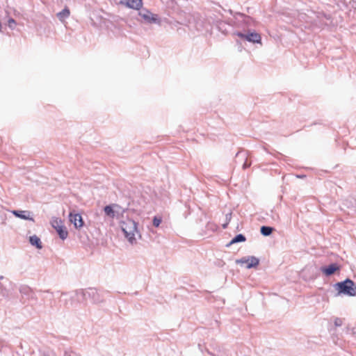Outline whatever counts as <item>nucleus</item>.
Wrapping results in <instances>:
<instances>
[{"mask_svg":"<svg viewBox=\"0 0 356 356\" xmlns=\"http://www.w3.org/2000/svg\"><path fill=\"white\" fill-rule=\"evenodd\" d=\"M19 292L22 296V298H26L28 300H34L35 302L38 301V297L36 296L33 290L27 285H22L19 287Z\"/></svg>","mask_w":356,"mask_h":356,"instance_id":"obj_11","label":"nucleus"},{"mask_svg":"<svg viewBox=\"0 0 356 356\" xmlns=\"http://www.w3.org/2000/svg\"><path fill=\"white\" fill-rule=\"evenodd\" d=\"M236 263L241 264H246V268L250 269L252 268H256L259 266V259L254 256H248L237 259Z\"/></svg>","mask_w":356,"mask_h":356,"instance_id":"obj_10","label":"nucleus"},{"mask_svg":"<svg viewBox=\"0 0 356 356\" xmlns=\"http://www.w3.org/2000/svg\"><path fill=\"white\" fill-rule=\"evenodd\" d=\"M226 222H229L232 219V212H229L225 215Z\"/></svg>","mask_w":356,"mask_h":356,"instance_id":"obj_26","label":"nucleus"},{"mask_svg":"<svg viewBox=\"0 0 356 356\" xmlns=\"http://www.w3.org/2000/svg\"><path fill=\"white\" fill-rule=\"evenodd\" d=\"M51 226L56 230L60 238L65 240L68 236V232L66 227L63 225V221L58 218H54L51 221Z\"/></svg>","mask_w":356,"mask_h":356,"instance_id":"obj_9","label":"nucleus"},{"mask_svg":"<svg viewBox=\"0 0 356 356\" xmlns=\"http://www.w3.org/2000/svg\"><path fill=\"white\" fill-rule=\"evenodd\" d=\"M234 28L241 29L242 31H247L254 26V20L252 17L241 13H236L234 19H232Z\"/></svg>","mask_w":356,"mask_h":356,"instance_id":"obj_4","label":"nucleus"},{"mask_svg":"<svg viewBox=\"0 0 356 356\" xmlns=\"http://www.w3.org/2000/svg\"><path fill=\"white\" fill-rule=\"evenodd\" d=\"M29 243L32 246L40 250L42 248V244L40 238L37 235H33L29 237Z\"/></svg>","mask_w":356,"mask_h":356,"instance_id":"obj_17","label":"nucleus"},{"mask_svg":"<svg viewBox=\"0 0 356 356\" xmlns=\"http://www.w3.org/2000/svg\"><path fill=\"white\" fill-rule=\"evenodd\" d=\"M79 293H82V300L83 301L90 299L93 304H100L105 301L104 295L99 293L95 288H88L86 290L82 289V291H80Z\"/></svg>","mask_w":356,"mask_h":356,"instance_id":"obj_6","label":"nucleus"},{"mask_svg":"<svg viewBox=\"0 0 356 356\" xmlns=\"http://www.w3.org/2000/svg\"><path fill=\"white\" fill-rule=\"evenodd\" d=\"M246 241V237L243 234H238L235 236H234L232 240L226 245V247H229L232 244L237 243H242Z\"/></svg>","mask_w":356,"mask_h":356,"instance_id":"obj_18","label":"nucleus"},{"mask_svg":"<svg viewBox=\"0 0 356 356\" xmlns=\"http://www.w3.org/2000/svg\"><path fill=\"white\" fill-rule=\"evenodd\" d=\"M212 24L219 31L225 35L228 34L231 30L234 29V24L232 19L227 22L221 19H216L213 20Z\"/></svg>","mask_w":356,"mask_h":356,"instance_id":"obj_8","label":"nucleus"},{"mask_svg":"<svg viewBox=\"0 0 356 356\" xmlns=\"http://www.w3.org/2000/svg\"><path fill=\"white\" fill-rule=\"evenodd\" d=\"M69 220L76 229H81L84 225L82 216L79 213H75L74 211L70 213Z\"/></svg>","mask_w":356,"mask_h":356,"instance_id":"obj_13","label":"nucleus"},{"mask_svg":"<svg viewBox=\"0 0 356 356\" xmlns=\"http://www.w3.org/2000/svg\"><path fill=\"white\" fill-rule=\"evenodd\" d=\"M12 282L6 279L3 283L0 282V300L8 299L11 295Z\"/></svg>","mask_w":356,"mask_h":356,"instance_id":"obj_12","label":"nucleus"},{"mask_svg":"<svg viewBox=\"0 0 356 356\" xmlns=\"http://www.w3.org/2000/svg\"><path fill=\"white\" fill-rule=\"evenodd\" d=\"M4 277L3 275H0V280H3Z\"/></svg>","mask_w":356,"mask_h":356,"instance_id":"obj_32","label":"nucleus"},{"mask_svg":"<svg viewBox=\"0 0 356 356\" xmlns=\"http://www.w3.org/2000/svg\"><path fill=\"white\" fill-rule=\"evenodd\" d=\"M105 215L111 218H114L115 216V204L106 205L104 207Z\"/></svg>","mask_w":356,"mask_h":356,"instance_id":"obj_19","label":"nucleus"},{"mask_svg":"<svg viewBox=\"0 0 356 356\" xmlns=\"http://www.w3.org/2000/svg\"><path fill=\"white\" fill-rule=\"evenodd\" d=\"M124 1L128 8L138 10V15L141 17L142 22L147 24L161 25V19L159 15L152 13L146 8H143V0Z\"/></svg>","mask_w":356,"mask_h":356,"instance_id":"obj_1","label":"nucleus"},{"mask_svg":"<svg viewBox=\"0 0 356 356\" xmlns=\"http://www.w3.org/2000/svg\"><path fill=\"white\" fill-rule=\"evenodd\" d=\"M70 15V11L68 7L65 6L60 12L57 13V17L60 22H63L65 19L68 18Z\"/></svg>","mask_w":356,"mask_h":356,"instance_id":"obj_20","label":"nucleus"},{"mask_svg":"<svg viewBox=\"0 0 356 356\" xmlns=\"http://www.w3.org/2000/svg\"><path fill=\"white\" fill-rule=\"evenodd\" d=\"M350 4L353 8L356 9V0H351Z\"/></svg>","mask_w":356,"mask_h":356,"instance_id":"obj_27","label":"nucleus"},{"mask_svg":"<svg viewBox=\"0 0 356 356\" xmlns=\"http://www.w3.org/2000/svg\"><path fill=\"white\" fill-rule=\"evenodd\" d=\"M104 293H109V291H104Z\"/></svg>","mask_w":356,"mask_h":356,"instance_id":"obj_33","label":"nucleus"},{"mask_svg":"<svg viewBox=\"0 0 356 356\" xmlns=\"http://www.w3.org/2000/svg\"><path fill=\"white\" fill-rule=\"evenodd\" d=\"M274 229L273 227L263 225L260 228V233L264 236H268L273 233Z\"/></svg>","mask_w":356,"mask_h":356,"instance_id":"obj_22","label":"nucleus"},{"mask_svg":"<svg viewBox=\"0 0 356 356\" xmlns=\"http://www.w3.org/2000/svg\"><path fill=\"white\" fill-rule=\"evenodd\" d=\"M44 292L50 293L51 294V296H53V293L50 292L49 290L44 291Z\"/></svg>","mask_w":356,"mask_h":356,"instance_id":"obj_31","label":"nucleus"},{"mask_svg":"<svg viewBox=\"0 0 356 356\" xmlns=\"http://www.w3.org/2000/svg\"><path fill=\"white\" fill-rule=\"evenodd\" d=\"M128 210V207L123 208L118 204H115V216L117 218L123 217L124 213Z\"/></svg>","mask_w":356,"mask_h":356,"instance_id":"obj_21","label":"nucleus"},{"mask_svg":"<svg viewBox=\"0 0 356 356\" xmlns=\"http://www.w3.org/2000/svg\"><path fill=\"white\" fill-rule=\"evenodd\" d=\"M277 154H278L279 156H281L282 158H283V159H284V157H285V156H284L283 154H280V153H277Z\"/></svg>","mask_w":356,"mask_h":356,"instance_id":"obj_30","label":"nucleus"},{"mask_svg":"<svg viewBox=\"0 0 356 356\" xmlns=\"http://www.w3.org/2000/svg\"><path fill=\"white\" fill-rule=\"evenodd\" d=\"M296 177L299 179H304L306 177L305 175H297Z\"/></svg>","mask_w":356,"mask_h":356,"instance_id":"obj_28","label":"nucleus"},{"mask_svg":"<svg viewBox=\"0 0 356 356\" xmlns=\"http://www.w3.org/2000/svg\"><path fill=\"white\" fill-rule=\"evenodd\" d=\"M229 222H226L225 223H224V224L222 225V228H223V229L227 228V225H228V224H229Z\"/></svg>","mask_w":356,"mask_h":356,"instance_id":"obj_29","label":"nucleus"},{"mask_svg":"<svg viewBox=\"0 0 356 356\" xmlns=\"http://www.w3.org/2000/svg\"><path fill=\"white\" fill-rule=\"evenodd\" d=\"M8 26L13 30L15 29V26L16 25V22L14 19L13 18H10L8 20Z\"/></svg>","mask_w":356,"mask_h":356,"instance_id":"obj_24","label":"nucleus"},{"mask_svg":"<svg viewBox=\"0 0 356 356\" xmlns=\"http://www.w3.org/2000/svg\"><path fill=\"white\" fill-rule=\"evenodd\" d=\"M121 229L124 237L131 244H136L137 242L136 236L141 238V234L138 229V224L131 218H127L120 222Z\"/></svg>","mask_w":356,"mask_h":356,"instance_id":"obj_2","label":"nucleus"},{"mask_svg":"<svg viewBox=\"0 0 356 356\" xmlns=\"http://www.w3.org/2000/svg\"><path fill=\"white\" fill-rule=\"evenodd\" d=\"M232 35L238 36L243 41L253 44H261V35L255 31H251L250 29L247 31H233Z\"/></svg>","mask_w":356,"mask_h":356,"instance_id":"obj_5","label":"nucleus"},{"mask_svg":"<svg viewBox=\"0 0 356 356\" xmlns=\"http://www.w3.org/2000/svg\"><path fill=\"white\" fill-rule=\"evenodd\" d=\"M247 156H248V154L244 150L239 151L236 154V162H238L241 159V161L244 160V163H243V166H242L243 170L248 168L251 165L250 163H248Z\"/></svg>","mask_w":356,"mask_h":356,"instance_id":"obj_16","label":"nucleus"},{"mask_svg":"<svg viewBox=\"0 0 356 356\" xmlns=\"http://www.w3.org/2000/svg\"><path fill=\"white\" fill-rule=\"evenodd\" d=\"M334 323L336 327H339L342 325L343 320L340 318H335Z\"/></svg>","mask_w":356,"mask_h":356,"instance_id":"obj_25","label":"nucleus"},{"mask_svg":"<svg viewBox=\"0 0 356 356\" xmlns=\"http://www.w3.org/2000/svg\"><path fill=\"white\" fill-rule=\"evenodd\" d=\"M321 271L327 277L334 275L337 271L340 270V266L337 263H332L328 266H321Z\"/></svg>","mask_w":356,"mask_h":356,"instance_id":"obj_14","label":"nucleus"},{"mask_svg":"<svg viewBox=\"0 0 356 356\" xmlns=\"http://www.w3.org/2000/svg\"><path fill=\"white\" fill-rule=\"evenodd\" d=\"M334 287L337 291L336 296L341 295L348 296H356V284L350 278H346L343 281L337 282L334 284Z\"/></svg>","mask_w":356,"mask_h":356,"instance_id":"obj_3","label":"nucleus"},{"mask_svg":"<svg viewBox=\"0 0 356 356\" xmlns=\"http://www.w3.org/2000/svg\"><path fill=\"white\" fill-rule=\"evenodd\" d=\"M80 291H82V289H77L71 293H62L61 296L65 297L61 299L65 307L68 308L73 306L75 303L83 302L82 300V293H79Z\"/></svg>","mask_w":356,"mask_h":356,"instance_id":"obj_7","label":"nucleus"},{"mask_svg":"<svg viewBox=\"0 0 356 356\" xmlns=\"http://www.w3.org/2000/svg\"><path fill=\"white\" fill-rule=\"evenodd\" d=\"M12 213L17 218L34 222L33 213L28 210H13Z\"/></svg>","mask_w":356,"mask_h":356,"instance_id":"obj_15","label":"nucleus"},{"mask_svg":"<svg viewBox=\"0 0 356 356\" xmlns=\"http://www.w3.org/2000/svg\"><path fill=\"white\" fill-rule=\"evenodd\" d=\"M162 222V219L160 217L154 216L152 220V224L155 227H158Z\"/></svg>","mask_w":356,"mask_h":356,"instance_id":"obj_23","label":"nucleus"}]
</instances>
